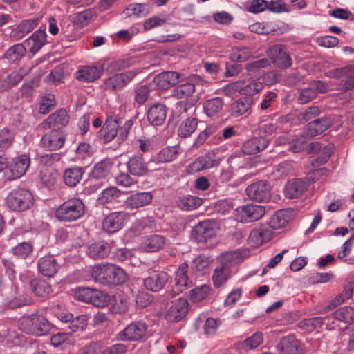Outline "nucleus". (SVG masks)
Masks as SVG:
<instances>
[{
  "instance_id": "17",
  "label": "nucleus",
  "mask_w": 354,
  "mask_h": 354,
  "mask_svg": "<svg viewBox=\"0 0 354 354\" xmlns=\"http://www.w3.org/2000/svg\"><path fill=\"white\" fill-rule=\"evenodd\" d=\"M128 218L129 214L125 212L111 213L103 220L102 228L108 233H115L122 228L124 221Z\"/></svg>"
},
{
  "instance_id": "41",
  "label": "nucleus",
  "mask_w": 354,
  "mask_h": 354,
  "mask_svg": "<svg viewBox=\"0 0 354 354\" xmlns=\"http://www.w3.org/2000/svg\"><path fill=\"white\" fill-rule=\"evenodd\" d=\"M30 285L32 291L38 297H46L53 292L50 284L42 279H34Z\"/></svg>"
},
{
  "instance_id": "64",
  "label": "nucleus",
  "mask_w": 354,
  "mask_h": 354,
  "mask_svg": "<svg viewBox=\"0 0 354 354\" xmlns=\"http://www.w3.org/2000/svg\"><path fill=\"white\" fill-rule=\"evenodd\" d=\"M92 11L86 10L79 12L73 19V24L77 27H82L86 25L88 20L92 17Z\"/></svg>"
},
{
  "instance_id": "50",
  "label": "nucleus",
  "mask_w": 354,
  "mask_h": 354,
  "mask_svg": "<svg viewBox=\"0 0 354 354\" xmlns=\"http://www.w3.org/2000/svg\"><path fill=\"white\" fill-rule=\"evenodd\" d=\"M288 222V216L285 210L277 212L270 221V225L272 229H280L286 225Z\"/></svg>"
},
{
  "instance_id": "31",
  "label": "nucleus",
  "mask_w": 354,
  "mask_h": 354,
  "mask_svg": "<svg viewBox=\"0 0 354 354\" xmlns=\"http://www.w3.org/2000/svg\"><path fill=\"white\" fill-rule=\"evenodd\" d=\"M165 243L164 236L158 234H151L142 238L140 248L147 252H157L162 249Z\"/></svg>"
},
{
  "instance_id": "32",
  "label": "nucleus",
  "mask_w": 354,
  "mask_h": 354,
  "mask_svg": "<svg viewBox=\"0 0 354 354\" xmlns=\"http://www.w3.org/2000/svg\"><path fill=\"white\" fill-rule=\"evenodd\" d=\"M167 108L164 104L156 103L147 111V119L153 126H160L165 120Z\"/></svg>"
},
{
  "instance_id": "57",
  "label": "nucleus",
  "mask_w": 354,
  "mask_h": 354,
  "mask_svg": "<svg viewBox=\"0 0 354 354\" xmlns=\"http://www.w3.org/2000/svg\"><path fill=\"white\" fill-rule=\"evenodd\" d=\"M149 11V6L145 3L131 4L127 8V15L137 17L145 16Z\"/></svg>"
},
{
  "instance_id": "44",
  "label": "nucleus",
  "mask_w": 354,
  "mask_h": 354,
  "mask_svg": "<svg viewBox=\"0 0 354 354\" xmlns=\"http://www.w3.org/2000/svg\"><path fill=\"white\" fill-rule=\"evenodd\" d=\"M197 120L189 118L185 120L178 129V134L181 138L189 137L197 128Z\"/></svg>"
},
{
  "instance_id": "22",
  "label": "nucleus",
  "mask_w": 354,
  "mask_h": 354,
  "mask_svg": "<svg viewBox=\"0 0 354 354\" xmlns=\"http://www.w3.org/2000/svg\"><path fill=\"white\" fill-rule=\"evenodd\" d=\"M333 124V121L329 116H324L315 119L307 124L304 133L307 136L314 137L322 134Z\"/></svg>"
},
{
  "instance_id": "48",
  "label": "nucleus",
  "mask_w": 354,
  "mask_h": 354,
  "mask_svg": "<svg viewBox=\"0 0 354 354\" xmlns=\"http://www.w3.org/2000/svg\"><path fill=\"white\" fill-rule=\"evenodd\" d=\"M209 263V257L200 255L194 259L192 268L193 271H196L198 274H205L208 270Z\"/></svg>"
},
{
  "instance_id": "54",
  "label": "nucleus",
  "mask_w": 354,
  "mask_h": 354,
  "mask_svg": "<svg viewBox=\"0 0 354 354\" xmlns=\"http://www.w3.org/2000/svg\"><path fill=\"white\" fill-rule=\"evenodd\" d=\"M13 133L8 128L0 130V152H3L9 148L13 141Z\"/></svg>"
},
{
  "instance_id": "11",
  "label": "nucleus",
  "mask_w": 354,
  "mask_h": 354,
  "mask_svg": "<svg viewBox=\"0 0 354 354\" xmlns=\"http://www.w3.org/2000/svg\"><path fill=\"white\" fill-rule=\"evenodd\" d=\"M122 124V120L121 118L107 117L105 123L98 132L97 137L104 143L111 142L119 133V129Z\"/></svg>"
},
{
  "instance_id": "59",
  "label": "nucleus",
  "mask_w": 354,
  "mask_h": 354,
  "mask_svg": "<svg viewBox=\"0 0 354 354\" xmlns=\"http://www.w3.org/2000/svg\"><path fill=\"white\" fill-rule=\"evenodd\" d=\"M178 151L174 147H169L162 149L158 154V160L161 162H167L173 160Z\"/></svg>"
},
{
  "instance_id": "53",
  "label": "nucleus",
  "mask_w": 354,
  "mask_h": 354,
  "mask_svg": "<svg viewBox=\"0 0 354 354\" xmlns=\"http://www.w3.org/2000/svg\"><path fill=\"white\" fill-rule=\"evenodd\" d=\"M263 88V84L257 80H252L248 84L243 83L241 88V92L243 94L248 95L249 97L257 93Z\"/></svg>"
},
{
  "instance_id": "1",
  "label": "nucleus",
  "mask_w": 354,
  "mask_h": 354,
  "mask_svg": "<svg viewBox=\"0 0 354 354\" xmlns=\"http://www.w3.org/2000/svg\"><path fill=\"white\" fill-rule=\"evenodd\" d=\"M91 276L97 282L108 286H118L127 279V274L121 268L111 263L94 266Z\"/></svg>"
},
{
  "instance_id": "33",
  "label": "nucleus",
  "mask_w": 354,
  "mask_h": 354,
  "mask_svg": "<svg viewBox=\"0 0 354 354\" xmlns=\"http://www.w3.org/2000/svg\"><path fill=\"white\" fill-rule=\"evenodd\" d=\"M129 171L134 176H144L148 171V163L141 156H133L127 162Z\"/></svg>"
},
{
  "instance_id": "52",
  "label": "nucleus",
  "mask_w": 354,
  "mask_h": 354,
  "mask_svg": "<svg viewBox=\"0 0 354 354\" xmlns=\"http://www.w3.org/2000/svg\"><path fill=\"white\" fill-rule=\"evenodd\" d=\"M24 73L12 72L1 81V87L3 90H8L17 85L23 79Z\"/></svg>"
},
{
  "instance_id": "5",
  "label": "nucleus",
  "mask_w": 354,
  "mask_h": 354,
  "mask_svg": "<svg viewBox=\"0 0 354 354\" xmlns=\"http://www.w3.org/2000/svg\"><path fill=\"white\" fill-rule=\"evenodd\" d=\"M188 264L184 262L179 265L175 272L174 285L171 290L166 292L167 298H173L192 286V281L188 276Z\"/></svg>"
},
{
  "instance_id": "30",
  "label": "nucleus",
  "mask_w": 354,
  "mask_h": 354,
  "mask_svg": "<svg viewBox=\"0 0 354 354\" xmlns=\"http://www.w3.org/2000/svg\"><path fill=\"white\" fill-rule=\"evenodd\" d=\"M85 173V168L80 166L73 165L66 168L63 174V180L65 185L74 187L82 180Z\"/></svg>"
},
{
  "instance_id": "49",
  "label": "nucleus",
  "mask_w": 354,
  "mask_h": 354,
  "mask_svg": "<svg viewBox=\"0 0 354 354\" xmlns=\"http://www.w3.org/2000/svg\"><path fill=\"white\" fill-rule=\"evenodd\" d=\"M334 317L345 323L354 321V308L350 306L341 307L333 312Z\"/></svg>"
},
{
  "instance_id": "62",
  "label": "nucleus",
  "mask_w": 354,
  "mask_h": 354,
  "mask_svg": "<svg viewBox=\"0 0 354 354\" xmlns=\"http://www.w3.org/2000/svg\"><path fill=\"white\" fill-rule=\"evenodd\" d=\"M94 291H95V289L90 288H79L75 292V297L80 301L91 304Z\"/></svg>"
},
{
  "instance_id": "3",
  "label": "nucleus",
  "mask_w": 354,
  "mask_h": 354,
  "mask_svg": "<svg viewBox=\"0 0 354 354\" xmlns=\"http://www.w3.org/2000/svg\"><path fill=\"white\" fill-rule=\"evenodd\" d=\"M85 211V205L80 198H73L63 203L55 211L56 218L63 222H73L80 218Z\"/></svg>"
},
{
  "instance_id": "19",
  "label": "nucleus",
  "mask_w": 354,
  "mask_h": 354,
  "mask_svg": "<svg viewBox=\"0 0 354 354\" xmlns=\"http://www.w3.org/2000/svg\"><path fill=\"white\" fill-rule=\"evenodd\" d=\"M189 304L185 299L179 298L171 302V305L167 310L165 318L171 322L180 321L188 311Z\"/></svg>"
},
{
  "instance_id": "16",
  "label": "nucleus",
  "mask_w": 354,
  "mask_h": 354,
  "mask_svg": "<svg viewBox=\"0 0 354 354\" xmlns=\"http://www.w3.org/2000/svg\"><path fill=\"white\" fill-rule=\"evenodd\" d=\"M133 71L115 73L104 81V88L111 91L120 90L127 86L136 76Z\"/></svg>"
},
{
  "instance_id": "20",
  "label": "nucleus",
  "mask_w": 354,
  "mask_h": 354,
  "mask_svg": "<svg viewBox=\"0 0 354 354\" xmlns=\"http://www.w3.org/2000/svg\"><path fill=\"white\" fill-rule=\"evenodd\" d=\"M170 276L165 271H153L144 280L145 287L151 292H159L168 282Z\"/></svg>"
},
{
  "instance_id": "14",
  "label": "nucleus",
  "mask_w": 354,
  "mask_h": 354,
  "mask_svg": "<svg viewBox=\"0 0 354 354\" xmlns=\"http://www.w3.org/2000/svg\"><path fill=\"white\" fill-rule=\"evenodd\" d=\"M181 74L176 71H165L156 75L150 86L154 88L167 90L179 83Z\"/></svg>"
},
{
  "instance_id": "10",
  "label": "nucleus",
  "mask_w": 354,
  "mask_h": 354,
  "mask_svg": "<svg viewBox=\"0 0 354 354\" xmlns=\"http://www.w3.org/2000/svg\"><path fill=\"white\" fill-rule=\"evenodd\" d=\"M268 55L273 64L279 68H288L292 65L290 55L286 47L282 44H274L271 46Z\"/></svg>"
},
{
  "instance_id": "9",
  "label": "nucleus",
  "mask_w": 354,
  "mask_h": 354,
  "mask_svg": "<svg viewBox=\"0 0 354 354\" xmlns=\"http://www.w3.org/2000/svg\"><path fill=\"white\" fill-rule=\"evenodd\" d=\"M266 213L263 205H247L236 209L235 219L241 223H250L258 221Z\"/></svg>"
},
{
  "instance_id": "15",
  "label": "nucleus",
  "mask_w": 354,
  "mask_h": 354,
  "mask_svg": "<svg viewBox=\"0 0 354 354\" xmlns=\"http://www.w3.org/2000/svg\"><path fill=\"white\" fill-rule=\"evenodd\" d=\"M146 330L145 323L140 321L133 322L118 335V338L122 341H138L145 336Z\"/></svg>"
},
{
  "instance_id": "2",
  "label": "nucleus",
  "mask_w": 354,
  "mask_h": 354,
  "mask_svg": "<svg viewBox=\"0 0 354 354\" xmlns=\"http://www.w3.org/2000/svg\"><path fill=\"white\" fill-rule=\"evenodd\" d=\"M53 327L54 325L38 312L24 315L19 321V328L21 331L36 337L47 335Z\"/></svg>"
},
{
  "instance_id": "34",
  "label": "nucleus",
  "mask_w": 354,
  "mask_h": 354,
  "mask_svg": "<svg viewBox=\"0 0 354 354\" xmlns=\"http://www.w3.org/2000/svg\"><path fill=\"white\" fill-rule=\"evenodd\" d=\"M46 33L45 28L40 27L26 40L27 46L29 47L30 52L32 54L37 53L46 44Z\"/></svg>"
},
{
  "instance_id": "42",
  "label": "nucleus",
  "mask_w": 354,
  "mask_h": 354,
  "mask_svg": "<svg viewBox=\"0 0 354 354\" xmlns=\"http://www.w3.org/2000/svg\"><path fill=\"white\" fill-rule=\"evenodd\" d=\"M203 200L197 196L187 195L180 197L176 201L178 207L183 210L190 211L198 208L202 204Z\"/></svg>"
},
{
  "instance_id": "55",
  "label": "nucleus",
  "mask_w": 354,
  "mask_h": 354,
  "mask_svg": "<svg viewBox=\"0 0 354 354\" xmlns=\"http://www.w3.org/2000/svg\"><path fill=\"white\" fill-rule=\"evenodd\" d=\"M209 290L207 285L196 287L189 291V299L194 302L200 301L207 297Z\"/></svg>"
},
{
  "instance_id": "13",
  "label": "nucleus",
  "mask_w": 354,
  "mask_h": 354,
  "mask_svg": "<svg viewBox=\"0 0 354 354\" xmlns=\"http://www.w3.org/2000/svg\"><path fill=\"white\" fill-rule=\"evenodd\" d=\"M216 233L215 223L207 220L198 223L192 230V235L198 243H205Z\"/></svg>"
},
{
  "instance_id": "56",
  "label": "nucleus",
  "mask_w": 354,
  "mask_h": 354,
  "mask_svg": "<svg viewBox=\"0 0 354 354\" xmlns=\"http://www.w3.org/2000/svg\"><path fill=\"white\" fill-rule=\"evenodd\" d=\"M111 297L106 293L95 289L91 301V304L98 308H103L109 304Z\"/></svg>"
},
{
  "instance_id": "38",
  "label": "nucleus",
  "mask_w": 354,
  "mask_h": 354,
  "mask_svg": "<svg viewBox=\"0 0 354 354\" xmlns=\"http://www.w3.org/2000/svg\"><path fill=\"white\" fill-rule=\"evenodd\" d=\"M111 252L110 245L105 241H98L91 244L87 250L88 255L93 259H103Z\"/></svg>"
},
{
  "instance_id": "43",
  "label": "nucleus",
  "mask_w": 354,
  "mask_h": 354,
  "mask_svg": "<svg viewBox=\"0 0 354 354\" xmlns=\"http://www.w3.org/2000/svg\"><path fill=\"white\" fill-rule=\"evenodd\" d=\"M223 101L221 97H214L206 100L203 104L205 113L209 117L216 115L223 109Z\"/></svg>"
},
{
  "instance_id": "61",
  "label": "nucleus",
  "mask_w": 354,
  "mask_h": 354,
  "mask_svg": "<svg viewBox=\"0 0 354 354\" xmlns=\"http://www.w3.org/2000/svg\"><path fill=\"white\" fill-rule=\"evenodd\" d=\"M310 147V143H307L304 138H298L293 140V142L290 144L289 150L293 153H299L305 151L309 153L308 148Z\"/></svg>"
},
{
  "instance_id": "7",
  "label": "nucleus",
  "mask_w": 354,
  "mask_h": 354,
  "mask_svg": "<svg viewBox=\"0 0 354 354\" xmlns=\"http://www.w3.org/2000/svg\"><path fill=\"white\" fill-rule=\"evenodd\" d=\"M30 160L26 155H21L8 162L7 169L4 171V178L12 181L22 176L30 165Z\"/></svg>"
},
{
  "instance_id": "39",
  "label": "nucleus",
  "mask_w": 354,
  "mask_h": 354,
  "mask_svg": "<svg viewBox=\"0 0 354 354\" xmlns=\"http://www.w3.org/2000/svg\"><path fill=\"white\" fill-rule=\"evenodd\" d=\"M102 71V68L86 66L77 72L76 78L82 82H91L100 78Z\"/></svg>"
},
{
  "instance_id": "12",
  "label": "nucleus",
  "mask_w": 354,
  "mask_h": 354,
  "mask_svg": "<svg viewBox=\"0 0 354 354\" xmlns=\"http://www.w3.org/2000/svg\"><path fill=\"white\" fill-rule=\"evenodd\" d=\"M309 153H316L318 156L312 160L311 165L313 167H319L328 162L333 153L335 147L333 144L323 145L318 142H310Z\"/></svg>"
},
{
  "instance_id": "27",
  "label": "nucleus",
  "mask_w": 354,
  "mask_h": 354,
  "mask_svg": "<svg viewBox=\"0 0 354 354\" xmlns=\"http://www.w3.org/2000/svg\"><path fill=\"white\" fill-rule=\"evenodd\" d=\"M195 92V85L193 82H187L183 84H178L172 91V96L177 99H184L191 97L188 101L190 106L196 104L198 98L193 97L192 95Z\"/></svg>"
},
{
  "instance_id": "29",
  "label": "nucleus",
  "mask_w": 354,
  "mask_h": 354,
  "mask_svg": "<svg viewBox=\"0 0 354 354\" xmlns=\"http://www.w3.org/2000/svg\"><path fill=\"white\" fill-rule=\"evenodd\" d=\"M308 183L300 178H295L287 182L284 192L288 198H297L307 189Z\"/></svg>"
},
{
  "instance_id": "45",
  "label": "nucleus",
  "mask_w": 354,
  "mask_h": 354,
  "mask_svg": "<svg viewBox=\"0 0 354 354\" xmlns=\"http://www.w3.org/2000/svg\"><path fill=\"white\" fill-rule=\"evenodd\" d=\"M122 192L115 187H111L104 189L99 196L97 201L101 204H106L114 201H118Z\"/></svg>"
},
{
  "instance_id": "25",
  "label": "nucleus",
  "mask_w": 354,
  "mask_h": 354,
  "mask_svg": "<svg viewBox=\"0 0 354 354\" xmlns=\"http://www.w3.org/2000/svg\"><path fill=\"white\" fill-rule=\"evenodd\" d=\"M65 140L66 137L62 131L53 130L42 137L41 142L44 148L53 151L60 149Z\"/></svg>"
},
{
  "instance_id": "4",
  "label": "nucleus",
  "mask_w": 354,
  "mask_h": 354,
  "mask_svg": "<svg viewBox=\"0 0 354 354\" xmlns=\"http://www.w3.org/2000/svg\"><path fill=\"white\" fill-rule=\"evenodd\" d=\"M33 196L27 189L18 188L10 192L6 197L8 207L17 212L29 209L33 205Z\"/></svg>"
},
{
  "instance_id": "46",
  "label": "nucleus",
  "mask_w": 354,
  "mask_h": 354,
  "mask_svg": "<svg viewBox=\"0 0 354 354\" xmlns=\"http://www.w3.org/2000/svg\"><path fill=\"white\" fill-rule=\"evenodd\" d=\"M26 53V48L22 44H15L9 48L4 55V57L11 62L20 60Z\"/></svg>"
},
{
  "instance_id": "37",
  "label": "nucleus",
  "mask_w": 354,
  "mask_h": 354,
  "mask_svg": "<svg viewBox=\"0 0 354 354\" xmlns=\"http://www.w3.org/2000/svg\"><path fill=\"white\" fill-rule=\"evenodd\" d=\"M220 159L212 151H208L204 156H200L194 162L193 165L196 170H204L212 168L219 164Z\"/></svg>"
},
{
  "instance_id": "18",
  "label": "nucleus",
  "mask_w": 354,
  "mask_h": 354,
  "mask_svg": "<svg viewBox=\"0 0 354 354\" xmlns=\"http://www.w3.org/2000/svg\"><path fill=\"white\" fill-rule=\"evenodd\" d=\"M6 300L5 306L11 309L31 304V298L15 285L11 287L10 292L7 295Z\"/></svg>"
},
{
  "instance_id": "36",
  "label": "nucleus",
  "mask_w": 354,
  "mask_h": 354,
  "mask_svg": "<svg viewBox=\"0 0 354 354\" xmlns=\"http://www.w3.org/2000/svg\"><path fill=\"white\" fill-rule=\"evenodd\" d=\"M153 199L151 192H138L127 199V205L131 209H138L149 205Z\"/></svg>"
},
{
  "instance_id": "47",
  "label": "nucleus",
  "mask_w": 354,
  "mask_h": 354,
  "mask_svg": "<svg viewBox=\"0 0 354 354\" xmlns=\"http://www.w3.org/2000/svg\"><path fill=\"white\" fill-rule=\"evenodd\" d=\"M263 342V334L261 332H256L250 337L239 344V348L243 350L254 349L258 347Z\"/></svg>"
},
{
  "instance_id": "28",
  "label": "nucleus",
  "mask_w": 354,
  "mask_h": 354,
  "mask_svg": "<svg viewBox=\"0 0 354 354\" xmlns=\"http://www.w3.org/2000/svg\"><path fill=\"white\" fill-rule=\"evenodd\" d=\"M269 142V140L264 136L252 138L243 143L242 151L247 155L256 154L264 150Z\"/></svg>"
},
{
  "instance_id": "51",
  "label": "nucleus",
  "mask_w": 354,
  "mask_h": 354,
  "mask_svg": "<svg viewBox=\"0 0 354 354\" xmlns=\"http://www.w3.org/2000/svg\"><path fill=\"white\" fill-rule=\"evenodd\" d=\"M33 247L31 243L22 242L12 248V254L17 258L26 259L32 252Z\"/></svg>"
},
{
  "instance_id": "24",
  "label": "nucleus",
  "mask_w": 354,
  "mask_h": 354,
  "mask_svg": "<svg viewBox=\"0 0 354 354\" xmlns=\"http://www.w3.org/2000/svg\"><path fill=\"white\" fill-rule=\"evenodd\" d=\"M41 19V17L37 16L31 19L23 20L16 28L12 29L10 33L11 37L15 40H20L38 26Z\"/></svg>"
},
{
  "instance_id": "6",
  "label": "nucleus",
  "mask_w": 354,
  "mask_h": 354,
  "mask_svg": "<svg viewBox=\"0 0 354 354\" xmlns=\"http://www.w3.org/2000/svg\"><path fill=\"white\" fill-rule=\"evenodd\" d=\"M272 187L266 180H258L248 185L245 189L246 195L254 201L264 203L271 198Z\"/></svg>"
},
{
  "instance_id": "35",
  "label": "nucleus",
  "mask_w": 354,
  "mask_h": 354,
  "mask_svg": "<svg viewBox=\"0 0 354 354\" xmlns=\"http://www.w3.org/2000/svg\"><path fill=\"white\" fill-rule=\"evenodd\" d=\"M39 271L44 276L48 277H53L58 270V265L53 256H45L38 261Z\"/></svg>"
},
{
  "instance_id": "26",
  "label": "nucleus",
  "mask_w": 354,
  "mask_h": 354,
  "mask_svg": "<svg viewBox=\"0 0 354 354\" xmlns=\"http://www.w3.org/2000/svg\"><path fill=\"white\" fill-rule=\"evenodd\" d=\"M113 164L109 159H104L94 165L91 171L89 173L87 182L100 180L106 178L111 170Z\"/></svg>"
},
{
  "instance_id": "58",
  "label": "nucleus",
  "mask_w": 354,
  "mask_h": 354,
  "mask_svg": "<svg viewBox=\"0 0 354 354\" xmlns=\"http://www.w3.org/2000/svg\"><path fill=\"white\" fill-rule=\"evenodd\" d=\"M156 223L153 217L146 216L138 219L134 223V227L137 231L145 230H152L155 227Z\"/></svg>"
},
{
  "instance_id": "21",
  "label": "nucleus",
  "mask_w": 354,
  "mask_h": 354,
  "mask_svg": "<svg viewBox=\"0 0 354 354\" xmlns=\"http://www.w3.org/2000/svg\"><path fill=\"white\" fill-rule=\"evenodd\" d=\"M68 123V118L66 110L61 109L51 114L41 124L44 129H52L54 131H59Z\"/></svg>"
},
{
  "instance_id": "63",
  "label": "nucleus",
  "mask_w": 354,
  "mask_h": 354,
  "mask_svg": "<svg viewBox=\"0 0 354 354\" xmlns=\"http://www.w3.org/2000/svg\"><path fill=\"white\" fill-rule=\"evenodd\" d=\"M317 94L315 93L314 88L310 85V86L306 87L301 90L298 100L301 104H306L312 101L314 98H315Z\"/></svg>"
},
{
  "instance_id": "8",
  "label": "nucleus",
  "mask_w": 354,
  "mask_h": 354,
  "mask_svg": "<svg viewBox=\"0 0 354 354\" xmlns=\"http://www.w3.org/2000/svg\"><path fill=\"white\" fill-rule=\"evenodd\" d=\"M236 254L226 252L221 257V265L214 271L212 279L214 285L218 288L223 285L230 276V264L234 259Z\"/></svg>"
},
{
  "instance_id": "40",
  "label": "nucleus",
  "mask_w": 354,
  "mask_h": 354,
  "mask_svg": "<svg viewBox=\"0 0 354 354\" xmlns=\"http://www.w3.org/2000/svg\"><path fill=\"white\" fill-rule=\"evenodd\" d=\"M253 100L251 97H243L235 100L231 104V115L239 117L247 113L252 105Z\"/></svg>"
},
{
  "instance_id": "60",
  "label": "nucleus",
  "mask_w": 354,
  "mask_h": 354,
  "mask_svg": "<svg viewBox=\"0 0 354 354\" xmlns=\"http://www.w3.org/2000/svg\"><path fill=\"white\" fill-rule=\"evenodd\" d=\"M86 326V317L85 315L77 316L73 317L71 322L68 324L67 327L71 332L78 330H84Z\"/></svg>"
},
{
  "instance_id": "23",
  "label": "nucleus",
  "mask_w": 354,
  "mask_h": 354,
  "mask_svg": "<svg viewBox=\"0 0 354 354\" xmlns=\"http://www.w3.org/2000/svg\"><path fill=\"white\" fill-rule=\"evenodd\" d=\"M276 348L279 354H301L303 353L299 342L293 335L282 337L277 344Z\"/></svg>"
}]
</instances>
